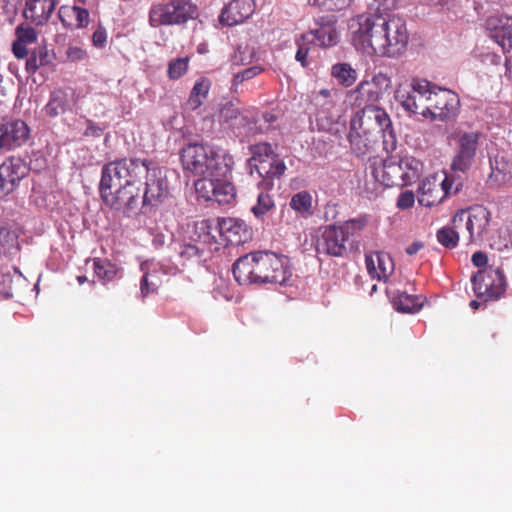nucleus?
I'll return each mask as SVG.
<instances>
[{"instance_id": "nucleus-1", "label": "nucleus", "mask_w": 512, "mask_h": 512, "mask_svg": "<svg viewBox=\"0 0 512 512\" xmlns=\"http://www.w3.org/2000/svg\"><path fill=\"white\" fill-rule=\"evenodd\" d=\"M348 30L357 50L379 57L394 58L402 55L409 41L404 19L378 11L352 18Z\"/></svg>"}, {"instance_id": "nucleus-2", "label": "nucleus", "mask_w": 512, "mask_h": 512, "mask_svg": "<svg viewBox=\"0 0 512 512\" xmlns=\"http://www.w3.org/2000/svg\"><path fill=\"white\" fill-rule=\"evenodd\" d=\"M140 158H122L102 167L99 191L103 202L111 209L129 217L138 206L139 187L144 171Z\"/></svg>"}, {"instance_id": "nucleus-3", "label": "nucleus", "mask_w": 512, "mask_h": 512, "mask_svg": "<svg viewBox=\"0 0 512 512\" xmlns=\"http://www.w3.org/2000/svg\"><path fill=\"white\" fill-rule=\"evenodd\" d=\"M350 121L349 142L357 156H363L372 148L378 134H382L383 143L394 148L396 138L392 122L387 112L379 106H366Z\"/></svg>"}, {"instance_id": "nucleus-4", "label": "nucleus", "mask_w": 512, "mask_h": 512, "mask_svg": "<svg viewBox=\"0 0 512 512\" xmlns=\"http://www.w3.org/2000/svg\"><path fill=\"white\" fill-rule=\"evenodd\" d=\"M288 260L273 252L246 254L233 264V275L240 285L253 283L284 284L291 276Z\"/></svg>"}, {"instance_id": "nucleus-5", "label": "nucleus", "mask_w": 512, "mask_h": 512, "mask_svg": "<svg viewBox=\"0 0 512 512\" xmlns=\"http://www.w3.org/2000/svg\"><path fill=\"white\" fill-rule=\"evenodd\" d=\"M184 170L195 176L227 177L234 164L224 149L203 143H190L180 151Z\"/></svg>"}, {"instance_id": "nucleus-6", "label": "nucleus", "mask_w": 512, "mask_h": 512, "mask_svg": "<svg viewBox=\"0 0 512 512\" xmlns=\"http://www.w3.org/2000/svg\"><path fill=\"white\" fill-rule=\"evenodd\" d=\"M369 219L367 216L348 219L338 225H327L315 241L317 254L329 257H348L359 250L357 234L364 230Z\"/></svg>"}, {"instance_id": "nucleus-7", "label": "nucleus", "mask_w": 512, "mask_h": 512, "mask_svg": "<svg viewBox=\"0 0 512 512\" xmlns=\"http://www.w3.org/2000/svg\"><path fill=\"white\" fill-rule=\"evenodd\" d=\"M196 229L203 232V242L207 245L217 244L216 233L232 246L244 244L252 237V230L246 222L233 217L202 220L196 223Z\"/></svg>"}, {"instance_id": "nucleus-8", "label": "nucleus", "mask_w": 512, "mask_h": 512, "mask_svg": "<svg viewBox=\"0 0 512 512\" xmlns=\"http://www.w3.org/2000/svg\"><path fill=\"white\" fill-rule=\"evenodd\" d=\"M463 187L460 177L438 174L424 178L417 189V200L421 206L433 207L441 204L447 197L457 194Z\"/></svg>"}, {"instance_id": "nucleus-9", "label": "nucleus", "mask_w": 512, "mask_h": 512, "mask_svg": "<svg viewBox=\"0 0 512 512\" xmlns=\"http://www.w3.org/2000/svg\"><path fill=\"white\" fill-rule=\"evenodd\" d=\"M197 7L190 0H169L158 2L149 10L151 27L181 25L196 16Z\"/></svg>"}, {"instance_id": "nucleus-10", "label": "nucleus", "mask_w": 512, "mask_h": 512, "mask_svg": "<svg viewBox=\"0 0 512 512\" xmlns=\"http://www.w3.org/2000/svg\"><path fill=\"white\" fill-rule=\"evenodd\" d=\"M144 173L141 181L144 180V191L142 207L153 209L161 205L169 197V183L165 171L154 161L143 159Z\"/></svg>"}, {"instance_id": "nucleus-11", "label": "nucleus", "mask_w": 512, "mask_h": 512, "mask_svg": "<svg viewBox=\"0 0 512 512\" xmlns=\"http://www.w3.org/2000/svg\"><path fill=\"white\" fill-rule=\"evenodd\" d=\"M482 137L480 131H458L452 134L455 150L450 168L453 172L467 173L472 168Z\"/></svg>"}, {"instance_id": "nucleus-12", "label": "nucleus", "mask_w": 512, "mask_h": 512, "mask_svg": "<svg viewBox=\"0 0 512 512\" xmlns=\"http://www.w3.org/2000/svg\"><path fill=\"white\" fill-rule=\"evenodd\" d=\"M432 84L425 79H413L410 84H401L395 91V99L409 114H421L426 117Z\"/></svg>"}, {"instance_id": "nucleus-13", "label": "nucleus", "mask_w": 512, "mask_h": 512, "mask_svg": "<svg viewBox=\"0 0 512 512\" xmlns=\"http://www.w3.org/2000/svg\"><path fill=\"white\" fill-rule=\"evenodd\" d=\"M392 81L390 77L379 72L371 79H363L354 90L350 92L352 104L357 107L377 106L384 93L390 89Z\"/></svg>"}, {"instance_id": "nucleus-14", "label": "nucleus", "mask_w": 512, "mask_h": 512, "mask_svg": "<svg viewBox=\"0 0 512 512\" xmlns=\"http://www.w3.org/2000/svg\"><path fill=\"white\" fill-rule=\"evenodd\" d=\"M476 296L484 302L498 300L506 288V279L500 268L488 266L479 270L472 278Z\"/></svg>"}, {"instance_id": "nucleus-15", "label": "nucleus", "mask_w": 512, "mask_h": 512, "mask_svg": "<svg viewBox=\"0 0 512 512\" xmlns=\"http://www.w3.org/2000/svg\"><path fill=\"white\" fill-rule=\"evenodd\" d=\"M490 213L483 207L472 209L469 213L464 210L457 212L452 218V224L457 229H465L468 243L481 241L489 226Z\"/></svg>"}, {"instance_id": "nucleus-16", "label": "nucleus", "mask_w": 512, "mask_h": 512, "mask_svg": "<svg viewBox=\"0 0 512 512\" xmlns=\"http://www.w3.org/2000/svg\"><path fill=\"white\" fill-rule=\"evenodd\" d=\"M459 106L457 94L449 89H442L432 85L428 105H426V117L433 119L447 120L455 116Z\"/></svg>"}, {"instance_id": "nucleus-17", "label": "nucleus", "mask_w": 512, "mask_h": 512, "mask_svg": "<svg viewBox=\"0 0 512 512\" xmlns=\"http://www.w3.org/2000/svg\"><path fill=\"white\" fill-rule=\"evenodd\" d=\"M29 136L30 129L22 120L0 123V151L8 152L23 146Z\"/></svg>"}, {"instance_id": "nucleus-18", "label": "nucleus", "mask_w": 512, "mask_h": 512, "mask_svg": "<svg viewBox=\"0 0 512 512\" xmlns=\"http://www.w3.org/2000/svg\"><path fill=\"white\" fill-rule=\"evenodd\" d=\"M28 171L26 163L18 157H10L0 165V181L6 195L16 189Z\"/></svg>"}, {"instance_id": "nucleus-19", "label": "nucleus", "mask_w": 512, "mask_h": 512, "mask_svg": "<svg viewBox=\"0 0 512 512\" xmlns=\"http://www.w3.org/2000/svg\"><path fill=\"white\" fill-rule=\"evenodd\" d=\"M85 0H74L73 5H63L59 8L58 16L63 26L70 30H79L88 27L90 13L82 5Z\"/></svg>"}, {"instance_id": "nucleus-20", "label": "nucleus", "mask_w": 512, "mask_h": 512, "mask_svg": "<svg viewBox=\"0 0 512 512\" xmlns=\"http://www.w3.org/2000/svg\"><path fill=\"white\" fill-rule=\"evenodd\" d=\"M486 28L490 37L500 45L504 52L512 49V17L493 15L487 18Z\"/></svg>"}, {"instance_id": "nucleus-21", "label": "nucleus", "mask_w": 512, "mask_h": 512, "mask_svg": "<svg viewBox=\"0 0 512 512\" xmlns=\"http://www.w3.org/2000/svg\"><path fill=\"white\" fill-rule=\"evenodd\" d=\"M490 169L486 180L489 188H502L512 180V162L504 155L497 154L490 158Z\"/></svg>"}, {"instance_id": "nucleus-22", "label": "nucleus", "mask_w": 512, "mask_h": 512, "mask_svg": "<svg viewBox=\"0 0 512 512\" xmlns=\"http://www.w3.org/2000/svg\"><path fill=\"white\" fill-rule=\"evenodd\" d=\"M254 6L252 0H232L222 10L219 22L226 26L243 23L254 13Z\"/></svg>"}, {"instance_id": "nucleus-23", "label": "nucleus", "mask_w": 512, "mask_h": 512, "mask_svg": "<svg viewBox=\"0 0 512 512\" xmlns=\"http://www.w3.org/2000/svg\"><path fill=\"white\" fill-rule=\"evenodd\" d=\"M365 264L369 275L379 281H386L394 272L392 257L385 252H371L365 256Z\"/></svg>"}, {"instance_id": "nucleus-24", "label": "nucleus", "mask_w": 512, "mask_h": 512, "mask_svg": "<svg viewBox=\"0 0 512 512\" xmlns=\"http://www.w3.org/2000/svg\"><path fill=\"white\" fill-rule=\"evenodd\" d=\"M315 23L319 28L306 33L313 37V43L315 46L326 48L338 43L339 34L334 27L336 20L333 16L319 17L315 20Z\"/></svg>"}, {"instance_id": "nucleus-25", "label": "nucleus", "mask_w": 512, "mask_h": 512, "mask_svg": "<svg viewBox=\"0 0 512 512\" xmlns=\"http://www.w3.org/2000/svg\"><path fill=\"white\" fill-rule=\"evenodd\" d=\"M58 0H27L24 17L35 25L47 23L55 10Z\"/></svg>"}, {"instance_id": "nucleus-26", "label": "nucleus", "mask_w": 512, "mask_h": 512, "mask_svg": "<svg viewBox=\"0 0 512 512\" xmlns=\"http://www.w3.org/2000/svg\"><path fill=\"white\" fill-rule=\"evenodd\" d=\"M312 104L316 107L314 115L317 125L320 129H328L336 121L337 118L335 101H322L320 97H314Z\"/></svg>"}, {"instance_id": "nucleus-27", "label": "nucleus", "mask_w": 512, "mask_h": 512, "mask_svg": "<svg viewBox=\"0 0 512 512\" xmlns=\"http://www.w3.org/2000/svg\"><path fill=\"white\" fill-rule=\"evenodd\" d=\"M55 60V53L49 50L46 45L35 47L26 60V71L35 74L41 67L48 66Z\"/></svg>"}, {"instance_id": "nucleus-28", "label": "nucleus", "mask_w": 512, "mask_h": 512, "mask_svg": "<svg viewBox=\"0 0 512 512\" xmlns=\"http://www.w3.org/2000/svg\"><path fill=\"white\" fill-rule=\"evenodd\" d=\"M260 177L266 179L280 178L286 171V165L278 155L269 160L261 161L259 164L252 166Z\"/></svg>"}, {"instance_id": "nucleus-29", "label": "nucleus", "mask_w": 512, "mask_h": 512, "mask_svg": "<svg viewBox=\"0 0 512 512\" xmlns=\"http://www.w3.org/2000/svg\"><path fill=\"white\" fill-rule=\"evenodd\" d=\"M211 85V80L206 77L196 80L187 100V106L190 110L195 111L203 104L208 97Z\"/></svg>"}, {"instance_id": "nucleus-30", "label": "nucleus", "mask_w": 512, "mask_h": 512, "mask_svg": "<svg viewBox=\"0 0 512 512\" xmlns=\"http://www.w3.org/2000/svg\"><path fill=\"white\" fill-rule=\"evenodd\" d=\"M382 183L387 187L409 185L399 161L384 163Z\"/></svg>"}, {"instance_id": "nucleus-31", "label": "nucleus", "mask_w": 512, "mask_h": 512, "mask_svg": "<svg viewBox=\"0 0 512 512\" xmlns=\"http://www.w3.org/2000/svg\"><path fill=\"white\" fill-rule=\"evenodd\" d=\"M68 106L67 94L61 90H55L50 93L49 101L44 107V113L50 118H55L65 113Z\"/></svg>"}, {"instance_id": "nucleus-32", "label": "nucleus", "mask_w": 512, "mask_h": 512, "mask_svg": "<svg viewBox=\"0 0 512 512\" xmlns=\"http://www.w3.org/2000/svg\"><path fill=\"white\" fill-rule=\"evenodd\" d=\"M93 269L95 275L102 282H110L116 278L120 268L115 264L109 261L108 259L103 258H94L93 260Z\"/></svg>"}, {"instance_id": "nucleus-33", "label": "nucleus", "mask_w": 512, "mask_h": 512, "mask_svg": "<svg viewBox=\"0 0 512 512\" xmlns=\"http://www.w3.org/2000/svg\"><path fill=\"white\" fill-rule=\"evenodd\" d=\"M422 303L421 297L409 295L406 292H399L394 297V306L396 310L404 313L418 312Z\"/></svg>"}, {"instance_id": "nucleus-34", "label": "nucleus", "mask_w": 512, "mask_h": 512, "mask_svg": "<svg viewBox=\"0 0 512 512\" xmlns=\"http://www.w3.org/2000/svg\"><path fill=\"white\" fill-rule=\"evenodd\" d=\"M312 196L308 191H300L294 194L290 200V207L303 217L313 214Z\"/></svg>"}, {"instance_id": "nucleus-35", "label": "nucleus", "mask_w": 512, "mask_h": 512, "mask_svg": "<svg viewBox=\"0 0 512 512\" xmlns=\"http://www.w3.org/2000/svg\"><path fill=\"white\" fill-rule=\"evenodd\" d=\"M331 75L345 86H352L357 80V72L348 63H337L332 66Z\"/></svg>"}, {"instance_id": "nucleus-36", "label": "nucleus", "mask_w": 512, "mask_h": 512, "mask_svg": "<svg viewBox=\"0 0 512 512\" xmlns=\"http://www.w3.org/2000/svg\"><path fill=\"white\" fill-rule=\"evenodd\" d=\"M215 189L214 202L220 205L229 204L235 198V188L233 184L226 180V177H218Z\"/></svg>"}, {"instance_id": "nucleus-37", "label": "nucleus", "mask_w": 512, "mask_h": 512, "mask_svg": "<svg viewBox=\"0 0 512 512\" xmlns=\"http://www.w3.org/2000/svg\"><path fill=\"white\" fill-rule=\"evenodd\" d=\"M195 182V190L199 197L206 201H213L218 177L202 176Z\"/></svg>"}, {"instance_id": "nucleus-38", "label": "nucleus", "mask_w": 512, "mask_h": 512, "mask_svg": "<svg viewBox=\"0 0 512 512\" xmlns=\"http://www.w3.org/2000/svg\"><path fill=\"white\" fill-rule=\"evenodd\" d=\"M460 230L461 229L455 228L453 224L451 227H442L437 231V240L445 248L454 249L459 242Z\"/></svg>"}, {"instance_id": "nucleus-39", "label": "nucleus", "mask_w": 512, "mask_h": 512, "mask_svg": "<svg viewBox=\"0 0 512 512\" xmlns=\"http://www.w3.org/2000/svg\"><path fill=\"white\" fill-rule=\"evenodd\" d=\"M199 240L196 244H185L181 247L180 256L186 260L199 258L203 255L205 249L212 250L213 245H207L203 242V232L199 231Z\"/></svg>"}, {"instance_id": "nucleus-40", "label": "nucleus", "mask_w": 512, "mask_h": 512, "mask_svg": "<svg viewBox=\"0 0 512 512\" xmlns=\"http://www.w3.org/2000/svg\"><path fill=\"white\" fill-rule=\"evenodd\" d=\"M252 157L249 160L250 166L259 164L261 161H266L276 156L272 146L269 143H257L251 146Z\"/></svg>"}, {"instance_id": "nucleus-41", "label": "nucleus", "mask_w": 512, "mask_h": 512, "mask_svg": "<svg viewBox=\"0 0 512 512\" xmlns=\"http://www.w3.org/2000/svg\"><path fill=\"white\" fill-rule=\"evenodd\" d=\"M406 181L412 183L419 175L422 163L414 157L406 156L399 160Z\"/></svg>"}, {"instance_id": "nucleus-42", "label": "nucleus", "mask_w": 512, "mask_h": 512, "mask_svg": "<svg viewBox=\"0 0 512 512\" xmlns=\"http://www.w3.org/2000/svg\"><path fill=\"white\" fill-rule=\"evenodd\" d=\"M298 46L295 58L301 63L303 67L308 65L307 56L312 48L315 46L313 43V37L311 35L302 34L296 41Z\"/></svg>"}, {"instance_id": "nucleus-43", "label": "nucleus", "mask_w": 512, "mask_h": 512, "mask_svg": "<svg viewBox=\"0 0 512 512\" xmlns=\"http://www.w3.org/2000/svg\"><path fill=\"white\" fill-rule=\"evenodd\" d=\"M190 58L188 56L172 59L168 63L167 75L171 80H178L188 70Z\"/></svg>"}, {"instance_id": "nucleus-44", "label": "nucleus", "mask_w": 512, "mask_h": 512, "mask_svg": "<svg viewBox=\"0 0 512 512\" xmlns=\"http://www.w3.org/2000/svg\"><path fill=\"white\" fill-rule=\"evenodd\" d=\"M274 208V201L270 194L261 192L257 196V203L251 208V212L260 218Z\"/></svg>"}, {"instance_id": "nucleus-45", "label": "nucleus", "mask_w": 512, "mask_h": 512, "mask_svg": "<svg viewBox=\"0 0 512 512\" xmlns=\"http://www.w3.org/2000/svg\"><path fill=\"white\" fill-rule=\"evenodd\" d=\"M263 71L261 66L255 65L249 68L244 69L236 73L232 80V88L236 91L237 87L242 84L244 81H248L259 75Z\"/></svg>"}, {"instance_id": "nucleus-46", "label": "nucleus", "mask_w": 512, "mask_h": 512, "mask_svg": "<svg viewBox=\"0 0 512 512\" xmlns=\"http://www.w3.org/2000/svg\"><path fill=\"white\" fill-rule=\"evenodd\" d=\"M15 35L16 40L26 44L35 43L38 39L37 31L34 28L25 26L23 24L16 27Z\"/></svg>"}, {"instance_id": "nucleus-47", "label": "nucleus", "mask_w": 512, "mask_h": 512, "mask_svg": "<svg viewBox=\"0 0 512 512\" xmlns=\"http://www.w3.org/2000/svg\"><path fill=\"white\" fill-rule=\"evenodd\" d=\"M239 114L238 107L233 102H227L219 110V119L220 121L229 122L236 119Z\"/></svg>"}, {"instance_id": "nucleus-48", "label": "nucleus", "mask_w": 512, "mask_h": 512, "mask_svg": "<svg viewBox=\"0 0 512 512\" xmlns=\"http://www.w3.org/2000/svg\"><path fill=\"white\" fill-rule=\"evenodd\" d=\"M107 30L102 24H98L92 34V44L94 47L102 49L107 44Z\"/></svg>"}, {"instance_id": "nucleus-49", "label": "nucleus", "mask_w": 512, "mask_h": 512, "mask_svg": "<svg viewBox=\"0 0 512 512\" xmlns=\"http://www.w3.org/2000/svg\"><path fill=\"white\" fill-rule=\"evenodd\" d=\"M415 195L412 191L402 192L397 200V207L400 209H408L414 205Z\"/></svg>"}, {"instance_id": "nucleus-50", "label": "nucleus", "mask_w": 512, "mask_h": 512, "mask_svg": "<svg viewBox=\"0 0 512 512\" xmlns=\"http://www.w3.org/2000/svg\"><path fill=\"white\" fill-rule=\"evenodd\" d=\"M86 125V129L83 133L85 137L99 138L103 135L104 128L97 125L92 120H87Z\"/></svg>"}, {"instance_id": "nucleus-51", "label": "nucleus", "mask_w": 512, "mask_h": 512, "mask_svg": "<svg viewBox=\"0 0 512 512\" xmlns=\"http://www.w3.org/2000/svg\"><path fill=\"white\" fill-rule=\"evenodd\" d=\"M12 52L17 59H24L26 57L28 58V56L30 55L28 48H27V44L20 42L18 40H15L13 42Z\"/></svg>"}, {"instance_id": "nucleus-52", "label": "nucleus", "mask_w": 512, "mask_h": 512, "mask_svg": "<svg viewBox=\"0 0 512 512\" xmlns=\"http://www.w3.org/2000/svg\"><path fill=\"white\" fill-rule=\"evenodd\" d=\"M157 287L155 286V283H151L149 281V278H147L145 275H143L141 281H140V293L142 298H145L151 293L157 292Z\"/></svg>"}, {"instance_id": "nucleus-53", "label": "nucleus", "mask_w": 512, "mask_h": 512, "mask_svg": "<svg viewBox=\"0 0 512 512\" xmlns=\"http://www.w3.org/2000/svg\"><path fill=\"white\" fill-rule=\"evenodd\" d=\"M352 0H326L325 10L340 11L349 6Z\"/></svg>"}, {"instance_id": "nucleus-54", "label": "nucleus", "mask_w": 512, "mask_h": 512, "mask_svg": "<svg viewBox=\"0 0 512 512\" xmlns=\"http://www.w3.org/2000/svg\"><path fill=\"white\" fill-rule=\"evenodd\" d=\"M67 57L71 61H81L87 58V52L80 47H69Z\"/></svg>"}, {"instance_id": "nucleus-55", "label": "nucleus", "mask_w": 512, "mask_h": 512, "mask_svg": "<svg viewBox=\"0 0 512 512\" xmlns=\"http://www.w3.org/2000/svg\"><path fill=\"white\" fill-rule=\"evenodd\" d=\"M471 261L476 267H484L487 264L488 258L484 252L477 251L472 255Z\"/></svg>"}, {"instance_id": "nucleus-56", "label": "nucleus", "mask_w": 512, "mask_h": 512, "mask_svg": "<svg viewBox=\"0 0 512 512\" xmlns=\"http://www.w3.org/2000/svg\"><path fill=\"white\" fill-rule=\"evenodd\" d=\"M144 275L147 278H149V281L151 283H155V286L157 287V289L160 287V285H161V278L159 276L158 271L154 270V271H151V272H146Z\"/></svg>"}, {"instance_id": "nucleus-57", "label": "nucleus", "mask_w": 512, "mask_h": 512, "mask_svg": "<svg viewBox=\"0 0 512 512\" xmlns=\"http://www.w3.org/2000/svg\"><path fill=\"white\" fill-rule=\"evenodd\" d=\"M423 248V244L421 242H413L408 247H406L405 251L408 255L413 256L417 254Z\"/></svg>"}, {"instance_id": "nucleus-58", "label": "nucleus", "mask_w": 512, "mask_h": 512, "mask_svg": "<svg viewBox=\"0 0 512 512\" xmlns=\"http://www.w3.org/2000/svg\"><path fill=\"white\" fill-rule=\"evenodd\" d=\"M314 97H320L322 101L332 100L331 91L329 89H321Z\"/></svg>"}, {"instance_id": "nucleus-59", "label": "nucleus", "mask_w": 512, "mask_h": 512, "mask_svg": "<svg viewBox=\"0 0 512 512\" xmlns=\"http://www.w3.org/2000/svg\"><path fill=\"white\" fill-rule=\"evenodd\" d=\"M309 3L313 6H317L319 8H322L324 9L325 8V5H326V0H308Z\"/></svg>"}, {"instance_id": "nucleus-60", "label": "nucleus", "mask_w": 512, "mask_h": 512, "mask_svg": "<svg viewBox=\"0 0 512 512\" xmlns=\"http://www.w3.org/2000/svg\"><path fill=\"white\" fill-rule=\"evenodd\" d=\"M153 244L156 246V247H160L164 244V236L159 234L157 236H155V238L153 239Z\"/></svg>"}, {"instance_id": "nucleus-61", "label": "nucleus", "mask_w": 512, "mask_h": 512, "mask_svg": "<svg viewBox=\"0 0 512 512\" xmlns=\"http://www.w3.org/2000/svg\"><path fill=\"white\" fill-rule=\"evenodd\" d=\"M480 305H481V302H480V301H478V300H472V301L470 302V307H471L472 309H478V308L480 307Z\"/></svg>"}, {"instance_id": "nucleus-62", "label": "nucleus", "mask_w": 512, "mask_h": 512, "mask_svg": "<svg viewBox=\"0 0 512 512\" xmlns=\"http://www.w3.org/2000/svg\"><path fill=\"white\" fill-rule=\"evenodd\" d=\"M77 281L80 285H82L83 283H85L87 281V277L84 276V275H81V276H78L77 277Z\"/></svg>"}, {"instance_id": "nucleus-63", "label": "nucleus", "mask_w": 512, "mask_h": 512, "mask_svg": "<svg viewBox=\"0 0 512 512\" xmlns=\"http://www.w3.org/2000/svg\"><path fill=\"white\" fill-rule=\"evenodd\" d=\"M4 232V230H0V246L2 245V235Z\"/></svg>"}, {"instance_id": "nucleus-64", "label": "nucleus", "mask_w": 512, "mask_h": 512, "mask_svg": "<svg viewBox=\"0 0 512 512\" xmlns=\"http://www.w3.org/2000/svg\"><path fill=\"white\" fill-rule=\"evenodd\" d=\"M265 118H266L267 120H269V121H271V120H272V117H269V118H268V116H267V115H265Z\"/></svg>"}]
</instances>
